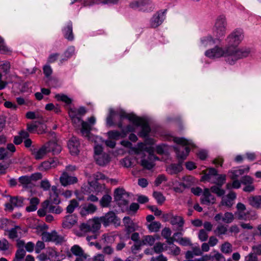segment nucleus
<instances>
[{"label":"nucleus","mask_w":261,"mask_h":261,"mask_svg":"<svg viewBox=\"0 0 261 261\" xmlns=\"http://www.w3.org/2000/svg\"><path fill=\"white\" fill-rule=\"evenodd\" d=\"M165 19V12H158L151 18L150 25L152 28H156L160 25Z\"/></svg>","instance_id":"18"},{"label":"nucleus","mask_w":261,"mask_h":261,"mask_svg":"<svg viewBox=\"0 0 261 261\" xmlns=\"http://www.w3.org/2000/svg\"><path fill=\"white\" fill-rule=\"evenodd\" d=\"M215 231L219 235L225 234L227 232V228L223 225H219L217 226Z\"/></svg>","instance_id":"55"},{"label":"nucleus","mask_w":261,"mask_h":261,"mask_svg":"<svg viewBox=\"0 0 261 261\" xmlns=\"http://www.w3.org/2000/svg\"><path fill=\"white\" fill-rule=\"evenodd\" d=\"M40 186L45 191L48 190L50 188V184L49 181L47 179L42 180Z\"/></svg>","instance_id":"64"},{"label":"nucleus","mask_w":261,"mask_h":261,"mask_svg":"<svg viewBox=\"0 0 261 261\" xmlns=\"http://www.w3.org/2000/svg\"><path fill=\"white\" fill-rule=\"evenodd\" d=\"M64 37L69 40H72L73 39L72 34V24L69 21L68 22L67 26L63 30Z\"/></svg>","instance_id":"32"},{"label":"nucleus","mask_w":261,"mask_h":261,"mask_svg":"<svg viewBox=\"0 0 261 261\" xmlns=\"http://www.w3.org/2000/svg\"><path fill=\"white\" fill-rule=\"evenodd\" d=\"M45 248V244L43 242L38 241L35 245V251L36 253H39Z\"/></svg>","instance_id":"54"},{"label":"nucleus","mask_w":261,"mask_h":261,"mask_svg":"<svg viewBox=\"0 0 261 261\" xmlns=\"http://www.w3.org/2000/svg\"><path fill=\"white\" fill-rule=\"evenodd\" d=\"M77 222V218L75 215H71L66 216L63 221V226L65 228L72 227Z\"/></svg>","instance_id":"27"},{"label":"nucleus","mask_w":261,"mask_h":261,"mask_svg":"<svg viewBox=\"0 0 261 261\" xmlns=\"http://www.w3.org/2000/svg\"><path fill=\"white\" fill-rule=\"evenodd\" d=\"M211 190L212 192L216 194L218 196H221L225 193V191L221 189L220 186H213L211 187Z\"/></svg>","instance_id":"53"},{"label":"nucleus","mask_w":261,"mask_h":261,"mask_svg":"<svg viewBox=\"0 0 261 261\" xmlns=\"http://www.w3.org/2000/svg\"><path fill=\"white\" fill-rule=\"evenodd\" d=\"M42 239L45 242H53L57 244L61 243L64 241L63 238L59 236L55 231L43 232Z\"/></svg>","instance_id":"12"},{"label":"nucleus","mask_w":261,"mask_h":261,"mask_svg":"<svg viewBox=\"0 0 261 261\" xmlns=\"http://www.w3.org/2000/svg\"><path fill=\"white\" fill-rule=\"evenodd\" d=\"M47 145L44 144L39 148H31L30 150L32 154L36 160H41L49 152V150H47Z\"/></svg>","instance_id":"14"},{"label":"nucleus","mask_w":261,"mask_h":261,"mask_svg":"<svg viewBox=\"0 0 261 261\" xmlns=\"http://www.w3.org/2000/svg\"><path fill=\"white\" fill-rule=\"evenodd\" d=\"M233 52L230 49L223 48L219 46H215L214 48L207 49L205 51L204 55L210 59H217L221 57H225L226 61L229 64H233L234 63H230L232 59L231 54Z\"/></svg>","instance_id":"4"},{"label":"nucleus","mask_w":261,"mask_h":261,"mask_svg":"<svg viewBox=\"0 0 261 261\" xmlns=\"http://www.w3.org/2000/svg\"><path fill=\"white\" fill-rule=\"evenodd\" d=\"M40 200L38 198L34 197L30 199V205L26 207V210L28 212H34L37 208V205L39 204Z\"/></svg>","instance_id":"37"},{"label":"nucleus","mask_w":261,"mask_h":261,"mask_svg":"<svg viewBox=\"0 0 261 261\" xmlns=\"http://www.w3.org/2000/svg\"><path fill=\"white\" fill-rule=\"evenodd\" d=\"M221 250L225 254L230 253L232 252V245L228 242H225L221 247Z\"/></svg>","instance_id":"51"},{"label":"nucleus","mask_w":261,"mask_h":261,"mask_svg":"<svg viewBox=\"0 0 261 261\" xmlns=\"http://www.w3.org/2000/svg\"><path fill=\"white\" fill-rule=\"evenodd\" d=\"M218 40L219 39L218 38L216 37V38H213L211 35L203 37L200 40V46L203 48L210 46L215 44L216 41Z\"/></svg>","instance_id":"26"},{"label":"nucleus","mask_w":261,"mask_h":261,"mask_svg":"<svg viewBox=\"0 0 261 261\" xmlns=\"http://www.w3.org/2000/svg\"><path fill=\"white\" fill-rule=\"evenodd\" d=\"M202 172L203 175L201 177V180L203 181L213 182L215 176H217V171L213 168H210Z\"/></svg>","instance_id":"19"},{"label":"nucleus","mask_w":261,"mask_h":261,"mask_svg":"<svg viewBox=\"0 0 261 261\" xmlns=\"http://www.w3.org/2000/svg\"><path fill=\"white\" fill-rule=\"evenodd\" d=\"M10 202L14 206L20 207L23 205V198L22 197L11 198Z\"/></svg>","instance_id":"49"},{"label":"nucleus","mask_w":261,"mask_h":261,"mask_svg":"<svg viewBox=\"0 0 261 261\" xmlns=\"http://www.w3.org/2000/svg\"><path fill=\"white\" fill-rule=\"evenodd\" d=\"M182 167L181 163L172 164L169 165L167 168V172L170 174H175L181 172Z\"/></svg>","instance_id":"29"},{"label":"nucleus","mask_w":261,"mask_h":261,"mask_svg":"<svg viewBox=\"0 0 261 261\" xmlns=\"http://www.w3.org/2000/svg\"><path fill=\"white\" fill-rule=\"evenodd\" d=\"M60 181L62 186L66 187L76 183L77 178L75 176L69 175L66 171H64L60 177Z\"/></svg>","instance_id":"15"},{"label":"nucleus","mask_w":261,"mask_h":261,"mask_svg":"<svg viewBox=\"0 0 261 261\" xmlns=\"http://www.w3.org/2000/svg\"><path fill=\"white\" fill-rule=\"evenodd\" d=\"M70 251L75 256L82 257L85 259L87 257L86 255L84 254L83 249L77 245H74L71 247Z\"/></svg>","instance_id":"35"},{"label":"nucleus","mask_w":261,"mask_h":261,"mask_svg":"<svg viewBox=\"0 0 261 261\" xmlns=\"http://www.w3.org/2000/svg\"><path fill=\"white\" fill-rule=\"evenodd\" d=\"M227 21L225 16L220 15L216 19L213 28V35L218 39L223 37L226 33Z\"/></svg>","instance_id":"7"},{"label":"nucleus","mask_w":261,"mask_h":261,"mask_svg":"<svg viewBox=\"0 0 261 261\" xmlns=\"http://www.w3.org/2000/svg\"><path fill=\"white\" fill-rule=\"evenodd\" d=\"M232 182L228 183L226 185V188L228 190L231 189H239L241 187V181H239L237 179H232Z\"/></svg>","instance_id":"46"},{"label":"nucleus","mask_w":261,"mask_h":261,"mask_svg":"<svg viewBox=\"0 0 261 261\" xmlns=\"http://www.w3.org/2000/svg\"><path fill=\"white\" fill-rule=\"evenodd\" d=\"M46 201L54 203L55 204H58L60 202V200L59 197V192L57 187L54 186L51 187L50 191H49V198L48 200Z\"/></svg>","instance_id":"24"},{"label":"nucleus","mask_w":261,"mask_h":261,"mask_svg":"<svg viewBox=\"0 0 261 261\" xmlns=\"http://www.w3.org/2000/svg\"><path fill=\"white\" fill-rule=\"evenodd\" d=\"M55 98L57 100L63 101L67 105L70 104L71 102V99L67 95L63 94H56Z\"/></svg>","instance_id":"44"},{"label":"nucleus","mask_w":261,"mask_h":261,"mask_svg":"<svg viewBox=\"0 0 261 261\" xmlns=\"http://www.w3.org/2000/svg\"><path fill=\"white\" fill-rule=\"evenodd\" d=\"M162 236L166 240V242L168 241H174L176 240V238L178 236H182L181 232H175L173 234V237H171V230L168 227H165L163 229L161 232Z\"/></svg>","instance_id":"22"},{"label":"nucleus","mask_w":261,"mask_h":261,"mask_svg":"<svg viewBox=\"0 0 261 261\" xmlns=\"http://www.w3.org/2000/svg\"><path fill=\"white\" fill-rule=\"evenodd\" d=\"M225 257L223 255L219 252H217L214 255H212L211 261H225Z\"/></svg>","instance_id":"62"},{"label":"nucleus","mask_w":261,"mask_h":261,"mask_svg":"<svg viewBox=\"0 0 261 261\" xmlns=\"http://www.w3.org/2000/svg\"><path fill=\"white\" fill-rule=\"evenodd\" d=\"M125 227L127 232L128 233H130L137 230L138 228V226L136 224L132 221Z\"/></svg>","instance_id":"58"},{"label":"nucleus","mask_w":261,"mask_h":261,"mask_svg":"<svg viewBox=\"0 0 261 261\" xmlns=\"http://www.w3.org/2000/svg\"><path fill=\"white\" fill-rule=\"evenodd\" d=\"M26 252L23 248H20L17 250L13 261H21L25 255Z\"/></svg>","instance_id":"42"},{"label":"nucleus","mask_w":261,"mask_h":261,"mask_svg":"<svg viewBox=\"0 0 261 261\" xmlns=\"http://www.w3.org/2000/svg\"><path fill=\"white\" fill-rule=\"evenodd\" d=\"M79 206V203L76 199H72L70 201L69 205L66 207L67 212L72 213L75 208Z\"/></svg>","instance_id":"41"},{"label":"nucleus","mask_w":261,"mask_h":261,"mask_svg":"<svg viewBox=\"0 0 261 261\" xmlns=\"http://www.w3.org/2000/svg\"><path fill=\"white\" fill-rule=\"evenodd\" d=\"M116 116H119L120 120L127 118L132 124L128 125L125 129L121 132L111 130L107 133L109 139L115 141L120 139L125 138L129 132H136L137 128L140 131L138 135L141 137H146L150 131L148 123L144 119L139 118L133 114H128L121 109L114 111L112 109L109 110V114L107 118V125L111 126L114 125V119Z\"/></svg>","instance_id":"1"},{"label":"nucleus","mask_w":261,"mask_h":261,"mask_svg":"<svg viewBox=\"0 0 261 261\" xmlns=\"http://www.w3.org/2000/svg\"><path fill=\"white\" fill-rule=\"evenodd\" d=\"M226 180V176L225 175H219L217 173V176H215L214 180L213 183H215L221 187L225 182Z\"/></svg>","instance_id":"43"},{"label":"nucleus","mask_w":261,"mask_h":261,"mask_svg":"<svg viewBox=\"0 0 261 261\" xmlns=\"http://www.w3.org/2000/svg\"><path fill=\"white\" fill-rule=\"evenodd\" d=\"M116 234L114 232L104 234L102 236L101 241L106 244H112L115 242Z\"/></svg>","instance_id":"36"},{"label":"nucleus","mask_w":261,"mask_h":261,"mask_svg":"<svg viewBox=\"0 0 261 261\" xmlns=\"http://www.w3.org/2000/svg\"><path fill=\"white\" fill-rule=\"evenodd\" d=\"M129 6L133 9L142 11L152 9V5L149 0H135L131 2Z\"/></svg>","instance_id":"11"},{"label":"nucleus","mask_w":261,"mask_h":261,"mask_svg":"<svg viewBox=\"0 0 261 261\" xmlns=\"http://www.w3.org/2000/svg\"><path fill=\"white\" fill-rule=\"evenodd\" d=\"M48 201H45L43 203V208L38 210L37 213L40 217H43L45 216L47 213V210H48Z\"/></svg>","instance_id":"50"},{"label":"nucleus","mask_w":261,"mask_h":261,"mask_svg":"<svg viewBox=\"0 0 261 261\" xmlns=\"http://www.w3.org/2000/svg\"><path fill=\"white\" fill-rule=\"evenodd\" d=\"M100 219L105 226L109 225L110 223H113L116 226H118L120 224V219H118L115 214L112 212H110L104 216L101 217Z\"/></svg>","instance_id":"13"},{"label":"nucleus","mask_w":261,"mask_h":261,"mask_svg":"<svg viewBox=\"0 0 261 261\" xmlns=\"http://www.w3.org/2000/svg\"><path fill=\"white\" fill-rule=\"evenodd\" d=\"M236 217L240 220H246L247 215L245 212L237 211L235 214Z\"/></svg>","instance_id":"63"},{"label":"nucleus","mask_w":261,"mask_h":261,"mask_svg":"<svg viewBox=\"0 0 261 261\" xmlns=\"http://www.w3.org/2000/svg\"><path fill=\"white\" fill-rule=\"evenodd\" d=\"M215 202V198L214 196L211 194L209 189H205L201 197V203L209 205L214 203Z\"/></svg>","instance_id":"21"},{"label":"nucleus","mask_w":261,"mask_h":261,"mask_svg":"<svg viewBox=\"0 0 261 261\" xmlns=\"http://www.w3.org/2000/svg\"><path fill=\"white\" fill-rule=\"evenodd\" d=\"M68 147L71 154H77L80 151V142L78 139L75 137H72L68 141Z\"/></svg>","instance_id":"17"},{"label":"nucleus","mask_w":261,"mask_h":261,"mask_svg":"<svg viewBox=\"0 0 261 261\" xmlns=\"http://www.w3.org/2000/svg\"><path fill=\"white\" fill-rule=\"evenodd\" d=\"M166 244L158 242L153 246V250L156 253H160L165 251Z\"/></svg>","instance_id":"45"},{"label":"nucleus","mask_w":261,"mask_h":261,"mask_svg":"<svg viewBox=\"0 0 261 261\" xmlns=\"http://www.w3.org/2000/svg\"><path fill=\"white\" fill-rule=\"evenodd\" d=\"M234 219V215L232 213L226 212L222 218V221L226 223H231Z\"/></svg>","instance_id":"52"},{"label":"nucleus","mask_w":261,"mask_h":261,"mask_svg":"<svg viewBox=\"0 0 261 261\" xmlns=\"http://www.w3.org/2000/svg\"><path fill=\"white\" fill-rule=\"evenodd\" d=\"M45 145H47V150H49V152H51L53 154H58L61 151V146L56 138L48 141Z\"/></svg>","instance_id":"20"},{"label":"nucleus","mask_w":261,"mask_h":261,"mask_svg":"<svg viewBox=\"0 0 261 261\" xmlns=\"http://www.w3.org/2000/svg\"><path fill=\"white\" fill-rule=\"evenodd\" d=\"M170 222L172 225H176L179 230H182L185 221L182 217L174 216L171 217Z\"/></svg>","instance_id":"31"},{"label":"nucleus","mask_w":261,"mask_h":261,"mask_svg":"<svg viewBox=\"0 0 261 261\" xmlns=\"http://www.w3.org/2000/svg\"><path fill=\"white\" fill-rule=\"evenodd\" d=\"M154 143V141L152 139H147L145 140V143H139L135 147H132V143L128 141H122L121 144L128 148H130V152L136 154L143 153L144 151L148 153L149 155L147 160L142 159L141 164L145 169L150 170L154 166V162L159 159L154 154V149L152 147H147L146 145H152Z\"/></svg>","instance_id":"2"},{"label":"nucleus","mask_w":261,"mask_h":261,"mask_svg":"<svg viewBox=\"0 0 261 261\" xmlns=\"http://www.w3.org/2000/svg\"><path fill=\"white\" fill-rule=\"evenodd\" d=\"M112 200V197L108 195H104L100 200V203L102 207H108Z\"/></svg>","instance_id":"47"},{"label":"nucleus","mask_w":261,"mask_h":261,"mask_svg":"<svg viewBox=\"0 0 261 261\" xmlns=\"http://www.w3.org/2000/svg\"><path fill=\"white\" fill-rule=\"evenodd\" d=\"M160 237L159 235H147L144 237L142 242L144 245L152 246L154 244L155 240L160 239Z\"/></svg>","instance_id":"34"},{"label":"nucleus","mask_w":261,"mask_h":261,"mask_svg":"<svg viewBox=\"0 0 261 261\" xmlns=\"http://www.w3.org/2000/svg\"><path fill=\"white\" fill-rule=\"evenodd\" d=\"M9 243L6 239L0 240V250L6 251L9 249Z\"/></svg>","instance_id":"59"},{"label":"nucleus","mask_w":261,"mask_h":261,"mask_svg":"<svg viewBox=\"0 0 261 261\" xmlns=\"http://www.w3.org/2000/svg\"><path fill=\"white\" fill-rule=\"evenodd\" d=\"M249 204L256 208H261V196H252L248 198Z\"/></svg>","instance_id":"30"},{"label":"nucleus","mask_w":261,"mask_h":261,"mask_svg":"<svg viewBox=\"0 0 261 261\" xmlns=\"http://www.w3.org/2000/svg\"><path fill=\"white\" fill-rule=\"evenodd\" d=\"M57 166V163L54 160L46 161L42 163L39 169L41 171H46Z\"/></svg>","instance_id":"33"},{"label":"nucleus","mask_w":261,"mask_h":261,"mask_svg":"<svg viewBox=\"0 0 261 261\" xmlns=\"http://www.w3.org/2000/svg\"><path fill=\"white\" fill-rule=\"evenodd\" d=\"M94 159L100 166H105L110 161L109 155L102 152V147L99 145L94 146Z\"/></svg>","instance_id":"9"},{"label":"nucleus","mask_w":261,"mask_h":261,"mask_svg":"<svg viewBox=\"0 0 261 261\" xmlns=\"http://www.w3.org/2000/svg\"><path fill=\"white\" fill-rule=\"evenodd\" d=\"M68 114L74 126L76 128H81V132L82 135L88 136L90 126L87 124V122L83 121L81 119L77 109L70 108L68 110Z\"/></svg>","instance_id":"6"},{"label":"nucleus","mask_w":261,"mask_h":261,"mask_svg":"<svg viewBox=\"0 0 261 261\" xmlns=\"http://www.w3.org/2000/svg\"><path fill=\"white\" fill-rule=\"evenodd\" d=\"M5 231L6 235L11 240H14L22 237V229L18 225L15 226L11 229H8Z\"/></svg>","instance_id":"16"},{"label":"nucleus","mask_w":261,"mask_h":261,"mask_svg":"<svg viewBox=\"0 0 261 261\" xmlns=\"http://www.w3.org/2000/svg\"><path fill=\"white\" fill-rule=\"evenodd\" d=\"M253 178L248 175L243 176L241 179V183L245 186L253 184Z\"/></svg>","instance_id":"60"},{"label":"nucleus","mask_w":261,"mask_h":261,"mask_svg":"<svg viewBox=\"0 0 261 261\" xmlns=\"http://www.w3.org/2000/svg\"><path fill=\"white\" fill-rule=\"evenodd\" d=\"M153 195L157 202L159 203H162L165 201V197L160 192H154Z\"/></svg>","instance_id":"57"},{"label":"nucleus","mask_w":261,"mask_h":261,"mask_svg":"<svg viewBox=\"0 0 261 261\" xmlns=\"http://www.w3.org/2000/svg\"><path fill=\"white\" fill-rule=\"evenodd\" d=\"M114 198L120 206L127 205L129 200L128 194L121 188L115 190Z\"/></svg>","instance_id":"10"},{"label":"nucleus","mask_w":261,"mask_h":261,"mask_svg":"<svg viewBox=\"0 0 261 261\" xmlns=\"http://www.w3.org/2000/svg\"><path fill=\"white\" fill-rule=\"evenodd\" d=\"M181 236H178L176 238V240L174 241L178 243L180 245L182 246H191L192 243L191 240L188 238H182Z\"/></svg>","instance_id":"40"},{"label":"nucleus","mask_w":261,"mask_h":261,"mask_svg":"<svg viewBox=\"0 0 261 261\" xmlns=\"http://www.w3.org/2000/svg\"><path fill=\"white\" fill-rule=\"evenodd\" d=\"M198 239L202 242L207 240L208 238V233L204 229H201L198 233Z\"/></svg>","instance_id":"56"},{"label":"nucleus","mask_w":261,"mask_h":261,"mask_svg":"<svg viewBox=\"0 0 261 261\" xmlns=\"http://www.w3.org/2000/svg\"><path fill=\"white\" fill-rule=\"evenodd\" d=\"M96 205L92 203L84 205L81 209L80 214L82 216H86L89 214H94L97 210Z\"/></svg>","instance_id":"23"},{"label":"nucleus","mask_w":261,"mask_h":261,"mask_svg":"<svg viewBox=\"0 0 261 261\" xmlns=\"http://www.w3.org/2000/svg\"><path fill=\"white\" fill-rule=\"evenodd\" d=\"M101 222H102L100 217H95L92 219L89 220L87 223L82 224L80 226V229L85 232H96L100 229Z\"/></svg>","instance_id":"8"},{"label":"nucleus","mask_w":261,"mask_h":261,"mask_svg":"<svg viewBox=\"0 0 261 261\" xmlns=\"http://www.w3.org/2000/svg\"><path fill=\"white\" fill-rule=\"evenodd\" d=\"M236 198V194L233 192H230L226 196L223 197L222 199V205L230 207L233 204V201Z\"/></svg>","instance_id":"28"},{"label":"nucleus","mask_w":261,"mask_h":261,"mask_svg":"<svg viewBox=\"0 0 261 261\" xmlns=\"http://www.w3.org/2000/svg\"><path fill=\"white\" fill-rule=\"evenodd\" d=\"M244 37L243 31L241 29H236L231 32L226 37L225 41L227 49L232 51V60L230 63H235L238 60L247 57L250 50L247 48H237Z\"/></svg>","instance_id":"3"},{"label":"nucleus","mask_w":261,"mask_h":261,"mask_svg":"<svg viewBox=\"0 0 261 261\" xmlns=\"http://www.w3.org/2000/svg\"><path fill=\"white\" fill-rule=\"evenodd\" d=\"M161 227V223L158 221L151 222L147 225V228L151 232H156L159 231Z\"/></svg>","instance_id":"39"},{"label":"nucleus","mask_w":261,"mask_h":261,"mask_svg":"<svg viewBox=\"0 0 261 261\" xmlns=\"http://www.w3.org/2000/svg\"><path fill=\"white\" fill-rule=\"evenodd\" d=\"M62 208L59 205L56 204V205H50L48 204V212L50 213H55L56 214H59L62 212Z\"/></svg>","instance_id":"48"},{"label":"nucleus","mask_w":261,"mask_h":261,"mask_svg":"<svg viewBox=\"0 0 261 261\" xmlns=\"http://www.w3.org/2000/svg\"><path fill=\"white\" fill-rule=\"evenodd\" d=\"M18 180L19 182L24 188L31 187L33 185L31 177L29 176H21L19 178Z\"/></svg>","instance_id":"38"},{"label":"nucleus","mask_w":261,"mask_h":261,"mask_svg":"<svg viewBox=\"0 0 261 261\" xmlns=\"http://www.w3.org/2000/svg\"><path fill=\"white\" fill-rule=\"evenodd\" d=\"M174 242H167V244L165 245V251H167L169 254L177 255L180 254V249L178 246L174 244Z\"/></svg>","instance_id":"25"},{"label":"nucleus","mask_w":261,"mask_h":261,"mask_svg":"<svg viewBox=\"0 0 261 261\" xmlns=\"http://www.w3.org/2000/svg\"><path fill=\"white\" fill-rule=\"evenodd\" d=\"M121 164L125 167H130L133 165L132 159L129 158H125L121 161Z\"/></svg>","instance_id":"61"},{"label":"nucleus","mask_w":261,"mask_h":261,"mask_svg":"<svg viewBox=\"0 0 261 261\" xmlns=\"http://www.w3.org/2000/svg\"><path fill=\"white\" fill-rule=\"evenodd\" d=\"M173 141L181 146L175 149L176 153L179 159L185 160L189 155L190 148L195 147L194 144L190 140H187L184 138H174Z\"/></svg>","instance_id":"5"}]
</instances>
